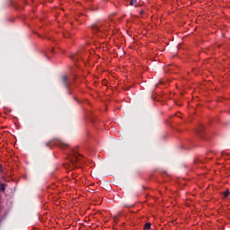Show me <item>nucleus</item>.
<instances>
[{
	"instance_id": "f257e3e1",
	"label": "nucleus",
	"mask_w": 230,
	"mask_h": 230,
	"mask_svg": "<svg viewBox=\"0 0 230 230\" xmlns=\"http://www.w3.org/2000/svg\"><path fill=\"white\" fill-rule=\"evenodd\" d=\"M92 30L94 34L101 36L102 33H105L108 31L109 24L105 22L102 24H95L92 26Z\"/></svg>"
},
{
	"instance_id": "f03ea898",
	"label": "nucleus",
	"mask_w": 230,
	"mask_h": 230,
	"mask_svg": "<svg viewBox=\"0 0 230 230\" xmlns=\"http://www.w3.org/2000/svg\"><path fill=\"white\" fill-rule=\"evenodd\" d=\"M52 146H59L60 148L68 147V144H66L65 142L59 140L58 138H53L52 140L47 142L46 147L52 148Z\"/></svg>"
},
{
	"instance_id": "7ed1b4c3",
	"label": "nucleus",
	"mask_w": 230,
	"mask_h": 230,
	"mask_svg": "<svg viewBox=\"0 0 230 230\" xmlns=\"http://www.w3.org/2000/svg\"><path fill=\"white\" fill-rule=\"evenodd\" d=\"M83 156L82 155H79L77 152H73V155H70L69 161L70 164H73V166H76L77 164H80L82 163Z\"/></svg>"
},
{
	"instance_id": "20e7f679",
	"label": "nucleus",
	"mask_w": 230,
	"mask_h": 230,
	"mask_svg": "<svg viewBox=\"0 0 230 230\" xmlns=\"http://www.w3.org/2000/svg\"><path fill=\"white\" fill-rule=\"evenodd\" d=\"M61 84H63L66 89H69L68 77L66 75L61 76Z\"/></svg>"
},
{
	"instance_id": "39448f33",
	"label": "nucleus",
	"mask_w": 230,
	"mask_h": 230,
	"mask_svg": "<svg viewBox=\"0 0 230 230\" xmlns=\"http://www.w3.org/2000/svg\"><path fill=\"white\" fill-rule=\"evenodd\" d=\"M129 6L137 7V0H131V1H129Z\"/></svg>"
},
{
	"instance_id": "423d86ee",
	"label": "nucleus",
	"mask_w": 230,
	"mask_h": 230,
	"mask_svg": "<svg viewBox=\"0 0 230 230\" xmlns=\"http://www.w3.org/2000/svg\"><path fill=\"white\" fill-rule=\"evenodd\" d=\"M151 229V223H146L144 226V230H150Z\"/></svg>"
},
{
	"instance_id": "0eeeda50",
	"label": "nucleus",
	"mask_w": 230,
	"mask_h": 230,
	"mask_svg": "<svg viewBox=\"0 0 230 230\" xmlns=\"http://www.w3.org/2000/svg\"><path fill=\"white\" fill-rule=\"evenodd\" d=\"M195 163H196V164H205V161L203 159L199 158V159H197Z\"/></svg>"
},
{
	"instance_id": "6e6552de",
	"label": "nucleus",
	"mask_w": 230,
	"mask_h": 230,
	"mask_svg": "<svg viewBox=\"0 0 230 230\" xmlns=\"http://www.w3.org/2000/svg\"><path fill=\"white\" fill-rule=\"evenodd\" d=\"M203 130H204L203 126H199V128H198V129H197L198 134H199V136H200V134H202Z\"/></svg>"
},
{
	"instance_id": "1a4fd4ad",
	"label": "nucleus",
	"mask_w": 230,
	"mask_h": 230,
	"mask_svg": "<svg viewBox=\"0 0 230 230\" xmlns=\"http://www.w3.org/2000/svg\"><path fill=\"white\" fill-rule=\"evenodd\" d=\"M4 190H5V186L4 183H0V191L1 192H4Z\"/></svg>"
},
{
	"instance_id": "9d476101",
	"label": "nucleus",
	"mask_w": 230,
	"mask_h": 230,
	"mask_svg": "<svg viewBox=\"0 0 230 230\" xmlns=\"http://www.w3.org/2000/svg\"><path fill=\"white\" fill-rule=\"evenodd\" d=\"M229 190H226V192H224V198H228L229 197Z\"/></svg>"
},
{
	"instance_id": "9b49d317",
	"label": "nucleus",
	"mask_w": 230,
	"mask_h": 230,
	"mask_svg": "<svg viewBox=\"0 0 230 230\" xmlns=\"http://www.w3.org/2000/svg\"><path fill=\"white\" fill-rule=\"evenodd\" d=\"M0 172H3V164H0Z\"/></svg>"
},
{
	"instance_id": "f8f14e48",
	"label": "nucleus",
	"mask_w": 230,
	"mask_h": 230,
	"mask_svg": "<svg viewBox=\"0 0 230 230\" xmlns=\"http://www.w3.org/2000/svg\"><path fill=\"white\" fill-rule=\"evenodd\" d=\"M73 60H78V58L76 56L73 57Z\"/></svg>"
},
{
	"instance_id": "ddd939ff",
	"label": "nucleus",
	"mask_w": 230,
	"mask_h": 230,
	"mask_svg": "<svg viewBox=\"0 0 230 230\" xmlns=\"http://www.w3.org/2000/svg\"><path fill=\"white\" fill-rule=\"evenodd\" d=\"M117 218H118V217H117V216L113 217V219L117 220Z\"/></svg>"
},
{
	"instance_id": "4468645a",
	"label": "nucleus",
	"mask_w": 230,
	"mask_h": 230,
	"mask_svg": "<svg viewBox=\"0 0 230 230\" xmlns=\"http://www.w3.org/2000/svg\"><path fill=\"white\" fill-rule=\"evenodd\" d=\"M144 13V11H140V14H143Z\"/></svg>"
},
{
	"instance_id": "2eb2a0df",
	"label": "nucleus",
	"mask_w": 230,
	"mask_h": 230,
	"mask_svg": "<svg viewBox=\"0 0 230 230\" xmlns=\"http://www.w3.org/2000/svg\"><path fill=\"white\" fill-rule=\"evenodd\" d=\"M50 52H53V49H52V50H50Z\"/></svg>"
}]
</instances>
